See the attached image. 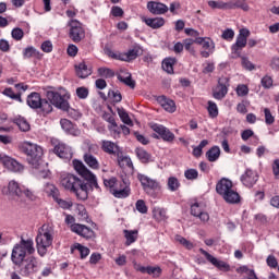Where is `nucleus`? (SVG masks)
<instances>
[{
	"instance_id": "obj_1",
	"label": "nucleus",
	"mask_w": 279,
	"mask_h": 279,
	"mask_svg": "<svg viewBox=\"0 0 279 279\" xmlns=\"http://www.w3.org/2000/svg\"><path fill=\"white\" fill-rule=\"evenodd\" d=\"M60 184L65 189V191H70V193H74L77 199H88V182L80 179L77 175L72 173H63L60 177Z\"/></svg>"
},
{
	"instance_id": "obj_2",
	"label": "nucleus",
	"mask_w": 279,
	"mask_h": 279,
	"mask_svg": "<svg viewBox=\"0 0 279 279\" xmlns=\"http://www.w3.org/2000/svg\"><path fill=\"white\" fill-rule=\"evenodd\" d=\"M19 149L26 156V160L34 169L40 167V160H43V147L32 142H22L19 144Z\"/></svg>"
},
{
	"instance_id": "obj_3",
	"label": "nucleus",
	"mask_w": 279,
	"mask_h": 279,
	"mask_svg": "<svg viewBox=\"0 0 279 279\" xmlns=\"http://www.w3.org/2000/svg\"><path fill=\"white\" fill-rule=\"evenodd\" d=\"M104 184L113 197H117L118 199H125V197H130L132 190L130 189V182L128 180L123 179L122 181H119L117 178L111 177L109 179H104Z\"/></svg>"
},
{
	"instance_id": "obj_4",
	"label": "nucleus",
	"mask_w": 279,
	"mask_h": 279,
	"mask_svg": "<svg viewBox=\"0 0 279 279\" xmlns=\"http://www.w3.org/2000/svg\"><path fill=\"white\" fill-rule=\"evenodd\" d=\"M56 234L51 225H44L39 228L36 236L37 252L40 256L47 254V247L53 245V235Z\"/></svg>"
},
{
	"instance_id": "obj_5",
	"label": "nucleus",
	"mask_w": 279,
	"mask_h": 279,
	"mask_svg": "<svg viewBox=\"0 0 279 279\" xmlns=\"http://www.w3.org/2000/svg\"><path fill=\"white\" fill-rule=\"evenodd\" d=\"M36 250L34 248V240L21 239L20 243L15 244L12 254L11 260L14 265H21L23 260H26L27 254H34Z\"/></svg>"
},
{
	"instance_id": "obj_6",
	"label": "nucleus",
	"mask_w": 279,
	"mask_h": 279,
	"mask_svg": "<svg viewBox=\"0 0 279 279\" xmlns=\"http://www.w3.org/2000/svg\"><path fill=\"white\" fill-rule=\"evenodd\" d=\"M46 97L52 108L54 106V108L68 112L70 108L68 99H71V94L66 89L60 87L58 90H47Z\"/></svg>"
},
{
	"instance_id": "obj_7",
	"label": "nucleus",
	"mask_w": 279,
	"mask_h": 279,
	"mask_svg": "<svg viewBox=\"0 0 279 279\" xmlns=\"http://www.w3.org/2000/svg\"><path fill=\"white\" fill-rule=\"evenodd\" d=\"M250 38V29L241 28L239 35L236 36L235 43L231 46V53L232 58H241V51L245 49V47H256L258 41L256 39H248Z\"/></svg>"
},
{
	"instance_id": "obj_8",
	"label": "nucleus",
	"mask_w": 279,
	"mask_h": 279,
	"mask_svg": "<svg viewBox=\"0 0 279 279\" xmlns=\"http://www.w3.org/2000/svg\"><path fill=\"white\" fill-rule=\"evenodd\" d=\"M26 102L33 110H38V108H40L45 114H49V112L53 111V107L49 104V100L43 99L36 92L28 95Z\"/></svg>"
},
{
	"instance_id": "obj_9",
	"label": "nucleus",
	"mask_w": 279,
	"mask_h": 279,
	"mask_svg": "<svg viewBox=\"0 0 279 279\" xmlns=\"http://www.w3.org/2000/svg\"><path fill=\"white\" fill-rule=\"evenodd\" d=\"M73 167L76 173H78V175H82L85 182H88L89 186L94 189H99V184L97 183V177L90 170H88V168H86L84 162L74 159Z\"/></svg>"
},
{
	"instance_id": "obj_10",
	"label": "nucleus",
	"mask_w": 279,
	"mask_h": 279,
	"mask_svg": "<svg viewBox=\"0 0 279 279\" xmlns=\"http://www.w3.org/2000/svg\"><path fill=\"white\" fill-rule=\"evenodd\" d=\"M16 266L20 267V275L24 277H29L40 270V263L34 256L27 257Z\"/></svg>"
},
{
	"instance_id": "obj_11",
	"label": "nucleus",
	"mask_w": 279,
	"mask_h": 279,
	"mask_svg": "<svg viewBox=\"0 0 279 279\" xmlns=\"http://www.w3.org/2000/svg\"><path fill=\"white\" fill-rule=\"evenodd\" d=\"M150 128L153 132L156 133L153 134V138H162L165 143H173V141H175V134H173L169 128L158 123L151 124Z\"/></svg>"
},
{
	"instance_id": "obj_12",
	"label": "nucleus",
	"mask_w": 279,
	"mask_h": 279,
	"mask_svg": "<svg viewBox=\"0 0 279 279\" xmlns=\"http://www.w3.org/2000/svg\"><path fill=\"white\" fill-rule=\"evenodd\" d=\"M2 194L10 199H14V202H23V198H21L23 197V189L15 180H11L7 186L2 187Z\"/></svg>"
},
{
	"instance_id": "obj_13",
	"label": "nucleus",
	"mask_w": 279,
	"mask_h": 279,
	"mask_svg": "<svg viewBox=\"0 0 279 279\" xmlns=\"http://www.w3.org/2000/svg\"><path fill=\"white\" fill-rule=\"evenodd\" d=\"M69 36L73 43H82L84 38L86 37V33L84 32V28L82 27V23H80L76 20H72L70 22V33Z\"/></svg>"
},
{
	"instance_id": "obj_14",
	"label": "nucleus",
	"mask_w": 279,
	"mask_h": 279,
	"mask_svg": "<svg viewBox=\"0 0 279 279\" xmlns=\"http://www.w3.org/2000/svg\"><path fill=\"white\" fill-rule=\"evenodd\" d=\"M97 151H99V146H97V144H90L88 146V153H85L83 156V160L89 169H99V160H97V157L93 156V154H97Z\"/></svg>"
},
{
	"instance_id": "obj_15",
	"label": "nucleus",
	"mask_w": 279,
	"mask_h": 279,
	"mask_svg": "<svg viewBox=\"0 0 279 279\" xmlns=\"http://www.w3.org/2000/svg\"><path fill=\"white\" fill-rule=\"evenodd\" d=\"M0 162H2L3 167L13 173H21L25 167L22 166L16 159L0 154Z\"/></svg>"
},
{
	"instance_id": "obj_16",
	"label": "nucleus",
	"mask_w": 279,
	"mask_h": 279,
	"mask_svg": "<svg viewBox=\"0 0 279 279\" xmlns=\"http://www.w3.org/2000/svg\"><path fill=\"white\" fill-rule=\"evenodd\" d=\"M137 180L141 182V185L145 193H149V191H158L160 190V183L157 182L156 180L143 174L138 173L137 174Z\"/></svg>"
},
{
	"instance_id": "obj_17",
	"label": "nucleus",
	"mask_w": 279,
	"mask_h": 279,
	"mask_svg": "<svg viewBox=\"0 0 279 279\" xmlns=\"http://www.w3.org/2000/svg\"><path fill=\"white\" fill-rule=\"evenodd\" d=\"M201 254H204L206 260L211 263L214 267L219 269L220 271H230V264L217 259L215 256L210 255V253L206 252L204 248H199Z\"/></svg>"
},
{
	"instance_id": "obj_18",
	"label": "nucleus",
	"mask_w": 279,
	"mask_h": 279,
	"mask_svg": "<svg viewBox=\"0 0 279 279\" xmlns=\"http://www.w3.org/2000/svg\"><path fill=\"white\" fill-rule=\"evenodd\" d=\"M240 180L246 189H252V186L258 182V172L252 169H246Z\"/></svg>"
},
{
	"instance_id": "obj_19",
	"label": "nucleus",
	"mask_w": 279,
	"mask_h": 279,
	"mask_svg": "<svg viewBox=\"0 0 279 279\" xmlns=\"http://www.w3.org/2000/svg\"><path fill=\"white\" fill-rule=\"evenodd\" d=\"M228 77L219 78L216 89L213 92L214 99L221 101L228 95Z\"/></svg>"
},
{
	"instance_id": "obj_20",
	"label": "nucleus",
	"mask_w": 279,
	"mask_h": 279,
	"mask_svg": "<svg viewBox=\"0 0 279 279\" xmlns=\"http://www.w3.org/2000/svg\"><path fill=\"white\" fill-rule=\"evenodd\" d=\"M71 230L75 232V234H78V236H83V239H93V236H95V231L84 225L73 223Z\"/></svg>"
},
{
	"instance_id": "obj_21",
	"label": "nucleus",
	"mask_w": 279,
	"mask_h": 279,
	"mask_svg": "<svg viewBox=\"0 0 279 279\" xmlns=\"http://www.w3.org/2000/svg\"><path fill=\"white\" fill-rule=\"evenodd\" d=\"M54 154L63 160H71V158H73V150L64 143H59L54 146Z\"/></svg>"
},
{
	"instance_id": "obj_22",
	"label": "nucleus",
	"mask_w": 279,
	"mask_h": 279,
	"mask_svg": "<svg viewBox=\"0 0 279 279\" xmlns=\"http://www.w3.org/2000/svg\"><path fill=\"white\" fill-rule=\"evenodd\" d=\"M147 10L150 14L160 15L167 14V12H169V7L161 2L150 1L147 3Z\"/></svg>"
},
{
	"instance_id": "obj_23",
	"label": "nucleus",
	"mask_w": 279,
	"mask_h": 279,
	"mask_svg": "<svg viewBox=\"0 0 279 279\" xmlns=\"http://www.w3.org/2000/svg\"><path fill=\"white\" fill-rule=\"evenodd\" d=\"M233 189L232 181L227 178H222L218 183L216 184V193L222 197L226 193L231 191Z\"/></svg>"
},
{
	"instance_id": "obj_24",
	"label": "nucleus",
	"mask_w": 279,
	"mask_h": 279,
	"mask_svg": "<svg viewBox=\"0 0 279 279\" xmlns=\"http://www.w3.org/2000/svg\"><path fill=\"white\" fill-rule=\"evenodd\" d=\"M102 150L110 156H121V148L114 142L102 141Z\"/></svg>"
},
{
	"instance_id": "obj_25",
	"label": "nucleus",
	"mask_w": 279,
	"mask_h": 279,
	"mask_svg": "<svg viewBox=\"0 0 279 279\" xmlns=\"http://www.w3.org/2000/svg\"><path fill=\"white\" fill-rule=\"evenodd\" d=\"M191 215H193V217H197L204 223L210 220V215H208V213L202 209V206H199V203H195L191 206Z\"/></svg>"
},
{
	"instance_id": "obj_26",
	"label": "nucleus",
	"mask_w": 279,
	"mask_h": 279,
	"mask_svg": "<svg viewBox=\"0 0 279 279\" xmlns=\"http://www.w3.org/2000/svg\"><path fill=\"white\" fill-rule=\"evenodd\" d=\"M143 23H145L151 29H160L165 25V20L162 17H142Z\"/></svg>"
},
{
	"instance_id": "obj_27",
	"label": "nucleus",
	"mask_w": 279,
	"mask_h": 279,
	"mask_svg": "<svg viewBox=\"0 0 279 279\" xmlns=\"http://www.w3.org/2000/svg\"><path fill=\"white\" fill-rule=\"evenodd\" d=\"M157 101L166 112H175V102L172 99L167 98V96H159Z\"/></svg>"
},
{
	"instance_id": "obj_28",
	"label": "nucleus",
	"mask_w": 279,
	"mask_h": 279,
	"mask_svg": "<svg viewBox=\"0 0 279 279\" xmlns=\"http://www.w3.org/2000/svg\"><path fill=\"white\" fill-rule=\"evenodd\" d=\"M141 56V47L135 46L133 49L122 52V62H132Z\"/></svg>"
},
{
	"instance_id": "obj_29",
	"label": "nucleus",
	"mask_w": 279,
	"mask_h": 279,
	"mask_svg": "<svg viewBox=\"0 0 279 279\" xmlns=\"http://www.w3.org/2000/svg\"><path fill=\"white\" fill-rule=\"evenodd\" d=\"M227 10H243L244 12H247L250 5H247L245 0H231L227 2Z\"/></svg>"
},
{
	"instance_id": "obj_30",
	"label": "nucleus",
	"mask_w": 279,
	"mask_h": 279,
	"mask_svg": "<svg viewBox=\"0 0 279 279\" xmlns=\"http://www.w3.org/2000/svg\"><path fill=\"white\" fill-rule=\"evenodd\" d=\"M222 199L227 202V204H239L241 202V196L239 192L234 190V187L226 194H222Z\"/></svg>"
},
{
	"instance_id": "obj_31",
	"label": "nucleus",
	"mask_w": 279,
	"mask_h": 279,
	"mask_svg": "<svg viewBox=\"0 0 279 279\" xmlns=\"http://www.w3.org/2000/svg\"><path fill=\"white\" fill-rule=\"evenodd\" d=\"M92 74H93V71L88 69V65H86L85 62H81L78 63V65H76L77 77L85 80V77H88V75H92Z\"/></svg>"
},
{
	"instance_id": "obj_32",
	"label": "nucleus",
	"mask_w": 279,
	"mask_h": 279,
	"mask_svg": "<svg viewBox=\"0 0 279 279\" xmlns=\"http://www.w3.org/2000/svg\"><path fill=\"white\" fill-rule=\"evenodd\" d=\"M196 45H202L203 49H207L208 51H215V43L210 40L208 37H196Z\"/></svg>"
},
{
	"instance_id": "obj_33",
	"label": "nucleus",
	"mask_w": 279,
	"mask_h": 279,
	"mask_svg": "<svg viewBox=\"0 0 279 279\" xmlns=\"http://www.w3.org/2000/svg\"><path fill=\"white\" fill-rule=\"evenodd\" d=\"M221 156V148L219 146H214L206 153V158L209 162H217Z\"/></svg>"
},
{
	"instance_id": "obj_34",
	"label": "nucleus",
	"mask_w": 279,
	"mask_h": 279,
	"mask_svg": "<svg viewBox=\"0 0 279 279\" xmlns=\"http://www.w3.org/2000/svg\"><path fill=\"white\" fill-rule=\"evenodd\" d=\"M124 238L126 239L125 245H132V243H136V239H138V230H128L123 231Z\"/></svg>"
},
{
	"instance_id": "obj_35",
	"label": "nucleus",
	"mask_w": 279,
	"mask_h": 279,
	"mask_svg": "<svg viewBox=\"0 0 279 279\" xmlns=\"http://www.w3.org/2000/svg\"><path fill=\"white\" fill-rule=\"evenodd\" d=\"M13 123L17 125L21 132H29L31 130L29 122H27V120L21 116L14 118Z\"/></svg>"
},
{
	"instance_id": "obj_36",
	"label": "nucleus",
	"mask_w": 279,
	"mask_h": 279,
	"mask_svg": "<svg viewBox=\"0 0 279 279\" xmlns=\"http://www.w3.org/2000/svg\"><path fill=\"white\" fill-rule=\"evenodd\" d=\"M44 191L49 197H52L53 199H58V197H60V190H58V187L51 183H47Z\"/></svg>"
},
{
	"instance_id": "obj_37",
	"label": "nucleus",
	"mask_w": 279,
	"mask_h": 279,
	"mask_svg": "<svg viewBox=\"0 0 279 279\" xmlns=\"http://www.w3.org/2000/svg\"><path fill=\"white\" fill-rule=\"evenodd\" d=\"M135 154L138 160H141V162H143L144 165H147V162L151 160V155L147 153V150H145L144 148H136Z\"/></svg>"
},
{
	"instance_id": "obj_38",
	"label": "nucleus",
	"mask_w": 279,
	"mask_h": 279,
	"mask_svg": "<svg viewBox=\"0 0 279 279\" xmlns=\"http://www.w3.org/2000/svg\"><path fill=\"white\" fill-rule=\"evenodd\" d=\"M119 82H122V84H125V86H129V88H136V81L132 80V74L126 73V76L124 75H118Z\"/></svg>"
},
{
	"instance_id": "obj_39",
	"label": "nucleus",
	"mask_w": 279,
	"mask_h": 279,
	"mask_svg": "<svg viewBox=\"0 0 279 279\" xmlns=\"http://www.w3.org/2000/svg\"><path fill=\"white\" fill-rule=\"evenodd\" d=\"M173 64H175V58H166L162 61V70L169 75H173Z\"/></svg>"
},
{
	"instance_id": "obj_40",
	"label": "nucleus",
	"mask_w": 279,
	"mask_h": 279,
	"mask_svg": "<svg viewBox=\"0 0 279 279\" xmlns=\"http://www.w3.org/2000/svg\"><path fill=\"white\" fill-rule=\"evenodd\" d=\"M207 112L211 119H217V117H219V108L215 101L209 100L207 102Z\"/></svg>"
},
{
	"instance_id": "obj_41",
	"label": "nucleus",
	"mask_w": 279,
	"mask_h": 279,
	"mask_svg": "<svg viewBox=\"0 0 279 279\" xmlns=\"http://www.w3.org/2000/svg\"><path fill=\"white\" fill-rule=\"evenodd\" d=\"M195 44H197L195 38H186L183 40V49H185V51H189V53H191L192 56H195V48H193V45Z\"/></svg>"
},
{
	"instance_id": "obj_42",
	"label": "nucleus",
	"mask_w": 279,
	"mask_h": 279,
	"mask_svg": "<svg viewBox=\"0 0 279 279\" xmlns=\"http://www.w3.org/2000/svg\"><path fill=\"white\" fill-rule=\"evenodd\" d=\"M209 8H213V10H228V2L223 1H215L210 0L208 1Z\"/></svg>"
},
{
	"instance_id": "obj_43",
	"label": "nucleus",
	"mask_w": 279,
	"mask_h": 279,
	"mask_svg": "<svg viewBox=\"0 0 279 279\" xmlns=\"http://www.w3.org/2000/svg\"><path fill=\"white\" fill-rule=\"evenodd\" d=\"M38 56H40V52H38V50H36V48L34 47H27L24 49L23 51V58L27 59V58H38Z\"/></svg>"
},
{
	"instance_id": "obj_44",
	"label": "nucleus",
	"mask_w": 279,
	"mask_h": 279,
	"mask_svg": "<svg viewBox=\"0 0 279 279\" xmlns=\"http://www.w3.org/2000/svg\"><path fill=\"white\" fill-rule=\"evenodd\" d=\"M168 189L169 191H171L172 193H174V191H178L180 189V181L178 180V178L175 177H170L168 179Z\"/></svg>"
},
{
	"instance_id": "obj_45",
	"label": "nucleus",
	"mask_w": 279,
	"mask_h": 279,
	"mask_svg": "<svg viewBox=\"0 0 279 279\" xmlns=\"http://www.w3.org/2000/svg\"><path fill=\"white\" fill-rule=\"evenodd\" d=\"M118 114L122 122L125 123V125H132V119H130V114H128V111L125 109H118Z\"/></svg>"
},
{
	"instance_id": "obj_46",
	"label": "nucleus",
	"mask_w": 279,
	"mask_h": 279,
	"mask_svg": "<svg viewBox=\"0 0 279 279\" xmlns=\"http://www.w3.org/2000/svg\"><path fill=\"white\" fill-rule=\"evenodd\" d=\"M109 99H112L114 104H120L122 101L123 96L121 95V92L119 90H109L108 93Z\"/></svg>"
},
{
	"instance_id": "obj_47",
	"label": "nucleus",
	"mask_w": 279,
	"mask_h": 279,
	"mask_svg": "<svg viewBox=\"0 0 279 279\" xmlns=\"http://www.w3.org/2000/svg\"><path fill=\"white\" fill-rule=\"evenodd\" d=\"M175 242L183 245V247H186V250H193V243L182 235H175Z\"/></svg>"
},
{
	"instance_id": "obj_48",
	"label": "nucleus",
	"mask_w": 279,
	"mask_h": 279,
	"mask_svg": "<svg viewBox=\"0 0 279 279\" xmlns=\"http://www.w3.org/2000/svg\"><path fill=\"white\" fill-rule=\"evenodd\" d=\"M107 123H109L110 125L108 126L110 132H113L114 134H121V132L119 131V125L117 124V120H114V117L111 116L110 118H108Z\"/></svg>"
},
{
	"instance_id": "obj_49",
	"label": "nucleus",
	"mask_w": 279,
	"mask_h": 279,
	"mask_svg": "<svg viewBox=\"0 0 279 279\" xmlns=\"http://www.w3.org/2000/svg\"><path fill=\"white\" fill-rule=\"evenodd\" d=\"M11 36L13 40H23V37L25 36V32H23V29L20 27H15L12 29Z\"/></svg>"
},
{
	"instance_id": "obj_50",
	"label": "nucleus",
	"mask_w": 279,
	"mask_h": 279,
	"mask_svg": "<svg viewBox=\"0 0 279 279\" xmlns=\"http://www.w3.org/2000/svg\"><path fill=\"white\" fill-rule=\"evenodd\" d=\"M3 95H5L7 97H10V99H15L16 101H23L21 99V93L15 94L14 90H12V88H5L3 90Z\"/></svg>"
},
{
	"instance_id": "obj_51",
	"label": "nucleus",
	"mask_w": 279,
	"mask_h": 279,
	"mask_svg": "<svg viewBox=\"0 0 279 279\" xmlns=\"http://www.w3.org/2000/svg\"><path fill=\"white\" fill-rule=\"evenodd\" d=\"M135 208L137 211L141 213V215H147V205L145 204V201L143 199H138L136 203H135Z\"/></svg>"
},
{
	"instance_id": "obj_52",
	"label": "nucleus",
	"mask_w": 279,
	"mask_h": 279,
	"mask_svg": "<svg viewBox=\"0 0 279 279\" xmlns=\"http://www.w3.org/2000/svg\"><path fill=\"white\" fill-rule=\"evenodd\" d=\"M236 95L238 97H245L250 94V88L245 84L238 85L236 87Z\"/></svg>"
},
{
	"instance_id": "obj_53",
	"label": "nucleus",
	"mask_w": 279,
	"mask_h": 279,
	"mask_svg": "<svg viewBox=\"0 0 279 279\" xmlns=\"http://www.w3.org/2000/svg\"><path fill=\"white\" fill-rule=\"evenodd\" d=\"M54 202L60 206V208H63V210H69L73 206L72 202L61 199L59 196L54 198Z\"/></svg>"
},
{
	"instance_id": "obj_54",
	"label": "nucleus",
	"mask_w": 279,
	"mask_h": 279,
	"mask_svg": "<svg viewBox=\"0 0 279 279\" xmlns=\"http://www.w3.org/2000/svg\"><path fill=\"white\" fill-rule=\"evenodd\" d=\"M260 84H262L263 88L269 89V88H271V86H274V78L269 75H265L262 78Z\"/></svg>"
},
{
	"instance_id": "obj_55",
	"label": "nucleus",
	"mask_w": 279,
	"mask_h": 279,
	"mask_svg": "<svg viewBox=\"0 0 279 279\" xmlns=\"http://www.w3.org/2000/svg\"><path fill=\"white\" fill-rule=\"evenodd\" d=\"M88 93V87L82 86L76 88V97H78V99H87Z\"/></svg>"
},
{
	"instance_id": "obj_56",
	"label": "nucleus",
	"mask_w": 279,
	"mask_h": 279,
	"mask_svg": "<svg viewBox=\"0 0 279 279\" xmlns=\"http://www.w3.org/2000/svg\"><path fill=\"white\" fill-rule=\"evenodd\" d=\"M98 75H100V77H114V72L108 68H99Z\"/></svg>"
},
{
	"instance_id": "obj_57",
	"label": "nucleus",
	"mask_w": 279,
	"mask_h": 279,
	"mask_svg": "<svg viewBox=\"0 0 279 279\" xmlns=\"http://www.w3.org/2000/svg\"><path fill=\"white\" fill-rule=\"evenodd\" d=\"M162 272V269H160V267H145V274H148V276H160V274Z\"/></svg>"
},
{
	"instance_id": "obj_58",
	"label": "nucleus",
	"mask_w": 279,
	"mask_h": 279,
	"mask_svg": "<svg viewBox=\"0 0 279 279\" xmlns=\"http://www.w3.org/2000/svg\"><path fill=\"white\" fill-rule=\"evenodd\" d=\"M184 175L186 180H197L199 172L195 169H187L185 170Z\"/></svg>"
},
{
	"instance_id": "obj_59",
	"label": "nucleus",
	"mask_w": 279,
	"mask_h": 279,
	"mask_svg": "<svg viewBox=\"0 0 279 279\" xmlns=\"http://www.w3.org/2000/svg\"><path fill=\"white\" fill-rule=\"evenodd\" d=\"M75 250L80 252L81 258H86L90 254V250L82 244H76Z\"/></svg>"
},
{
	"instance_id": "obj_60",
	"label": "nucleus",
	"mask_w": 279,
	"mask_h": 279,
	"mask_svg": "<svg viewBox=\"0 0 279 279\" xmlns=\"http://www.w3.org/2000/svg\"><path fill=\"white\" fill-rule=\"evenodd\" d=\"M60 125L64 132H71L73 130V123L69 119H61Z\"/></svg>"
},
{
	"instance_id": "obj_61",
	"label": "nucleus",
	"mask_w": 279,
	"mask_h": 279,
	"mask_svg": "<svg viewBox=\"0 0 279 279\" xmlns=\"http://www.w3.org/2000/svg\"><path fill=\"white\" fill-rule=\"evenodd\" d=\"M154 215L157 217V219H160V221H165V219H167V209L157 208L154 210Z\"/></svg>"
},
{
	"instance_id": "obj_62",
	"label": "nucleus",
	"mask_w": 279,
	"mask_h": 279,
	"mask_svg": "<svg viewBox=\"0 0 279 279\" xmlns=\"http://www.w3.org/2000/svg\"><path fill=\"white\" fill-rule=\"evenodd\" d=\"M266 264L270 267V269H276L278 267V259L274 255H269L266 258Z\"/></svg>"
},
{
	"instance_id": "obj_63",
	"label": "nucleus",
	"mask_w": 279,
	"mask_h": 279,
	"mask_svg": "<svg viewBox=\"0 0 279 279\" xmlns=\"http://www.w3.org/2000/svg\"><path fill=\"white\" fill-rule=\"evenodd\" d=\"M221 38H223V40H232L234 38V31L232 28L225 29Z\"/></svg>"
},
{
	"instance_id": "obj_64",
	"label": "nucleus",
	"mask_w": 279,
	"mask_h": 279,
	"mask_svg": "<svg viewBox=\"0 0 279 279\" xmlns=\"http://www.w3.org/2000/svg\"><path fill=\"white\" fill-rule=\"evenodd\" d=\"M272 173L276 180H279V159H275L272 162Z\"/></svg>"
}]
</instances>
